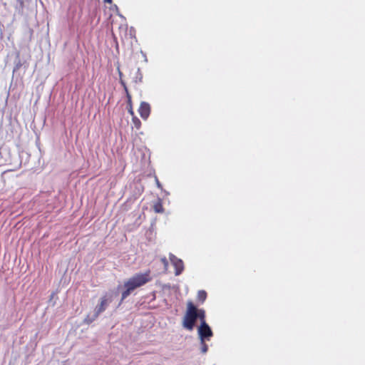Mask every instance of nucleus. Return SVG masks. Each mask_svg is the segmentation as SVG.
Masks as SVG:
<instances>
[{
  "label": "nucleus",
  "instance_id": "f257e3e1",
  "mask_svg": "<svg viewBox=\"0 0 365 365\" xmlns=\"http://www.w3.org/2000/svg\"><path fill=\"white\" fill-rule=\"evenodd\" d=\"M151 272L150 269L144 273H138L128 279L125 282L124 287L125 289L122 293L121 301L127 298L130 293L135 289L140 287L152 280Z\"/></svg>",
  "mask_w": 365,
  "mask_h": 365
},
{
  "label": "nucleus",
  "instance_id": "f03ea898",
  "mask_svg": "<svg viewBox=\"0 0 365 365\" xmlns=\"http://www.w3.org/2000/svg\"><path fill=\"white\" fill-rule=\"evenodd\" d=\"M197 319V307L190 301L187 303V309L183 317V327L189 331H192L194 329Z\"/></svg>",
  "mask_w": 365,
  "mask_h": 365
},
{
  "label": "nucleus",
  "instance_id": "7ed1b4c3",
  "mask_svg": "<svg viewBox=\"0 0 365 365\" xmlns=\"http://www.w3.org/2000/svg\"><path fill=\"white\" fill-rule=\"evenodd\" d=\"M198 334L200 341H202V339L209 340L213 333L209 325L206 322H203L198 328Z\"/></svg>",
  "mask_w": 365,
  "mask_h": 365
},
{
  "label": "nucleus",
  "instance_id": "20e7f679",
  "mask_svg": "<svg viewBox=\"0 0 365 365\" xmlns=\"http://www.w3.org/2000/svg\"><path fill=\"white\" fill-rule=\"evenodd\" d=\"M169 258L172 264L175 267V274L176 276L180 275L184 270V263L182 260L171 253L169 255Z\"/></svg>",
  "mask_w": 365,
  "mask_h": 365
},
{
  "label": "nucleus",
  "instance_id": "39448f33",
  "mask_svg": "<svg viewBox=\"0 0 365 365\" xmlns=\"http://www.w3.org/2000/svg\"><path fill=\"white\" fill-rule=\"evenodd\" d=\"M119 75H120V83L122 85V86L123 87L125 94H126V97H127L128 111L131 115H134L135 113H134L133 108L131 95L129 93V91L128 89L126 83L121 78L122 73L119 72Z\"/></svg>",
  "mask_w": 365,
  "mask_h": 365
},
{
  "label": "nucleus",
  "instance_id": "423d86ee",
  "mask_svg": "<svg viewBox=\"0 0 365 365\" xmlns=\"http://www.w3.org/2000/svg\"><path fill=\"white\" fill-rule=\"evenodd\" d=\"M109 302H110L106 296H103L101 298L99 304H98L95 308V317L96 318L101 313L103 312L106 309Z\"/></svg>",
  "mask_w": 365,
  "mask_h": 365
},
{
  "label": "nucleus",
  "instance_id": "0eeeda50",
  "mask_svg": "<svg viewBox=\"0 0 365 365\" xmlns=\"http://www.w3.org/2000/svg\"><path fill=\"white\" fill-rule=\"evenodd\" d=\"M150 110L151 108L150 104L147 102L143 101L141 102L140 104L138 113L143 119L146 120L150 114Z\"/></svg>",
  "mask_w": 365,
  "mask_h": 365
},
{
  "label": "nucleus",
  "instance_id": "6e6552de",
  "mask_svg": "<svg viewBox=\"0 0 365 365\" xmlns=\"http://www.w3.org/2000/svg\"><path fill=\"white\" fill-rule=\"evenodd\" d=\"M134 77L133 78V82L138 83L142 81L143 75L140 73V68H136L133 71Z\"/></svg>",
  "mask_w": 365,
  "mask_h": 365
},
{
  "label": "nucleus",
  "instance_id": "1a4fd4ad",
  "mask_svg": "<svg viewBox=\"0 0 365 365\" xmlns=\"http://www.w3.org/2000/svg\"><path fill=\"white\" fill-rule=\"evenodd\" d=\"M153 210L156 213L164 212V208L161 200H158L156 202L154 203Z\"/></svg>",
  "mask_w": 365,
  "mask_h": 365
},
{
  "label": "nucleus",
  "instance_id": "9d476101",
  "mask_svg": "<svg viewBox=\"0 0 365 365\" xmlns=\"http://www.w3.org/2000/svg\"><path fill=\"white\" fill-rule=\"evenodd\" d=\"M197 318L200 319L201 323L206 322H205V311L202 309H198L197 308Z\"/></svg>",
  "mask_w": 365,
  "mask_h": 365
},
{
  "label": "nucleus",
  "instance_id": "9b49d317",
  "mask_svg": "<svg viewBox=\"0 0 365 365\" xmlns=\"http://www.w3.org/2000/svg\"><path fill=\"white\" fill-rule=\"evenodd\" d=\"M207 298V292L204 290H200L197 292V299L199 302L203 303Z\"/></svg>",
  "mask_w": 365,
  "mask_h": 365
},
{
  "label": "nucleus",
  "instance_id": "f8f14e48",
  "mask_svg": "<svg viewBox=\"0 0 365 365\" xmlns=\"http://www.w3.org/2000/svg\"><path fill=\"white\" fill-rule=\"evenodd\" d=\"M132 123L133 124V126L137 129H140L141 127V121L140 119L136 117L135 115H132Z\"/></svg>",
  "mask_w": 365,
  "mask_h": 365
},
{
  "label": "nucleus",
  "instance_id": "ddd939ff",
  "mask_svg": "<svg viewBox=\"0 0 365 365\" xmlns=\"http://www.w3.org/2000/svg\"><path fill=\"white\" fill-rule=\"evenodd\" d=\"M201 344V351L202 354H205L208 350V346L205 343V340L202 339V341H200Z\"/></svg>",
  "mask_w": 365,
  "mask_h": 365
},
{
  "label": "nucleus",
  "instance_id": "4468645a",
  "mask_svg": "<svg viewBox=\"0 0 365 365\" xmlns=\"http://www.w3.org/2000/svg\"><path fill=\"white\" fill-rule=\"evenodd\" d=\"M160 261L163 263V264L164 265L165 269H167V268L168 267V261L167 258L165 257H163L160 259Z\"/></svg>",
  "mask_w": 365,
  "mask_h": 365
},
{
  "label": "nucleus",
  "instance_id": "2eb2a0df",
  "mask_svg": "<svg viewBox=\"0 0 365 365\" xmlns=\"http://www.w3.org/2000/svg\"><path fill=\"white\" fill-rule=\"evenodd\" d=\"M104 2L108 3V4H111L112 3V0H104Z\"/></svg>",
  "mask_w": 365,
  "mask_h": 365
}]
</instances>
